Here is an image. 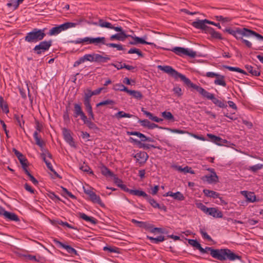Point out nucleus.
<instances>
[{
    "instance_id": "24",
    "label": "nucleus",
    "mask_w": 263,
    "mask_h": 263,
    "mask_svg": "<svg viewBox=\"0 0 263 263\" xmlns=\"http://www.w3.org/2000/svg\"><path fill=\"white\" fill-rule=\"evenodd\" d=\"M79 215L81 218L91 224H96L97 223V220L96 218L93 217L88 216L85 213H79Z\"/></svg>"
},
{
    "instance_id": "13",
    "label": "nucleus",
    "mask_w": 263,
    "mask_h": 263,
    "mask_svg": "<svg viewBox=\"0 0 263 263\" xmlns=\"http://www.w3.org/2000/svg\"><path fill=\"white\" fill-rule=\"evenodd\" d=\"M203 182H206L209 184L216 183L218 182V177L216 172H213L211 175H206L201 177Z\"/></svg>"
},
{
    "instance_id": "12",
    "label": "nucleus",
    "mask_w": 263,
    "mask_h": 263,
    "mask_svg": "<svg viewBox=\"0 0 263 263\" xmlns=\"http://www.w3.org/2000/svg\"><path fill=\"white\" fill-rule=\"evenodd\" d=\"M207 24V20H197L192 23L191 25L195 28L208 31L210 27L206 25Z\"/></svg>"
},
{
    "instance_id": "44",
    "label": "nucleus",
    "mask_w": 263,
    "mask_h": 263,
    "mask_svg": "<svg viewBox=\"0 0 263 263\" xmlns=\"http://www.w3.org/2000/svg\"><path fill=\"white\" fill-rule=\"evenodd\" d=\"M162 116L166 120L174 121L175 118L172 114L170 111H164L162 112Z\"/></svg>"
},
{
    "instance_id": "63",
    "label": "nucleus",
    "mask_w": 263,
    "mask_h": 263,
    "mask_svg": "<svg viewBox=\"0 0 263 263\" xmlns=\"http://www.w3.org/2000/svg\"><path fill=\"white\" fill-rule=\"evenodd\" d=\"M173 90L174 93L176 94L178 97H180L182 95V89L180 87H174Z\"/></svg>"
},
{
    "instance_id": "10",
    "label": "nucleus",
    "mask_w": 263,
    "mask_h": 263,
    "mask_svg": "<svg viewBox=\"0 0 263 263\" xmlns=\"http://www.w3.org/2000/svg\"><path fill=\"white\" fill-rule=\"evenodd\" d=\"M53 242L59 247L65 249L66 250V251L68 253L70 254L71 255H78L77 251L75 249L71 247L70 246L64 244L63 243L59 241L57 239H54Z\"/></svg>"
},
{
    "instance_id": "27",
    "label": "nucleus",
    "mask_w": 263,
    "mask_h": 263,
    "mask_svg": "<svg viewBox=\"0 0 263 263\" xmlns=\"http://www.w3.org/2000/svg\"><path fill=\"white\" fill-rule=\"evenodd\" d=\"M203 193L204 195L206 197L213 198H219L220 194L218 192H216L214 191L209 190L208 189H204L203 190Z\"/></svg>"
},
{
    "instance_id": "62",
    "label": "nucleus",
    "mask_w": 263,
    "mask_h": 263,
    "mask_svg": "<svg viewBox=\"0 0 263 263\" xmlns=\"http://www.w3.org/2000/svg\"><path fill=\"white\" fill-rule=\"evenodd\" d=\"M89 128L91 129H97L98 127L92 121L89 120V121L85 124Z\"/></svg>"
},
{
    "instance_id": "38",
    "label": "nucleus",
    "mask_w": 263,
    "mask_h": 263,
    "mask_svg": "<svg viewBox=\"0 0 263 263\" xmlns=\"http://www.w3.org/2000/svg\"><path fill=\"white\" fill-rule=\"evenodd\" d=\"M61 195L64 197H70L71 199H76V197L74 195H73L71 192L68 191L67 189L61 186Z\"/></svg>"
},
{
    "instance_id": "61",
    "label": "nucleus",
    "mask_w": 263,
    "mask_h": 263,
    "mask_svg": "<svg viewBox=\"0 0 263 263\" xmlns=\"http://www.w3.org/2000/svg\"><path fill=\"white\" fill-rule=\"evenodd\" d=\"M146 200L154 208L157 203V201L149 195H148V197L146 198Z\"/></svg>"
},
{
    "instance_id": "23",
    "label": "nucleus",
    "mask_w": 263,
    "mask_h": 263,
    "mask_svg": "<svg viewBox=\"0 0 263 263\" xmlns=\"http://www.w3.org/2000/svg\"><path fill=\"white\" fill-rule=\"evenodd\" d=\"M5 218L11 221H18L20 220L18 217L14 213L8 212L5 210L3 213Z\"/></svg>"
},
{
    "instance_id": "25",
    "label": "nucleus",
    "mask_w": 263,
    "mask_h": 263,
    "mask_svg": "<svg viewBox=\"0 0 263 263\" xmlns=\"http://www.w3.org/2000/svg\"><path fill=\"white\" fill-rule=\"evenodd\" d=\"M241 194L245 196L248 201L250 202L256 201V196L253 192L243 191L241 192Z\"/></svg>"
},
{
    "instance_id": "2",
    "label": "nucleus",
    "mask_w": 263,
    "mask_h": 263,
    "mask_svg": "<svg viewBox=\"0 0 263 263\" xmlns=\"http://www.w3.org/2000/svg\"><path fill=\"white\" fill-rule=\"evenodd\" d=\"M158 68L159 70L168 74L176 79L180 78L189 87L192 88L195 84L189 78H186L185 76L178 72L171 66L159 65Z\"/></svg>"
},
{
    "instance_id": "29",
    "label": "nucleus",
    "mask_w": 263,
    "mask_h": 263,
    "mask_svg": "<svg viewBox=\"0 0 263 263\" xmlns=\"http://www.w3.org/2000/svg\"><path fill=\"white\" fill-rule=\"evenodd\" d=\"M90 200L94 203H98L102 207L105 206L104 204L102 202L100 197L98 196L95 192L91 194L89 197Z\"/></svg>"
},
{
    "instance_id": "58",
    "label": "nucleus",
    "mask_w": 263,
    "mask_h": 263,
    "mask_svg": "<svg viewBox=\"0 0 263 263\" xmlns=\"http://www.w3.org/2000/svg\"><path fill=\"white\" fill-rule=\"evenodd\" d=\"M200 233L201 234L202 237H203V239H206L210 241L213 240L211 237L210 235H209L208 233L203 229H200Z\"/></svg>"
},
{
    "instance_id": "59",
    "label": "nucleus",
    "mask_w": 263,
    "mask_h": 263,
    "mask_svg": "<svg viewBox=\"0 0 263 263\" xmlns=\"http://www.w3.org/2000/svg\"><path fill=\"white\" fill-rule=\"evenodd\" d=\"M80 169L84 172L88 173L89 174L93 175V171L91 170L90 167L87 165L81 166Z\"/></svg>"
},
{
    "instance_id": "41",
    "label": "nucleus",
    "mask_w": 263,
    "mask_h": 263,
    "mask_svg": "<svg viewBox=\"0 0 263 263\" xmlns=\"http://www.w3.org/2000/svg\"><path fill=\"white\" fill-rule=\"evenodd\" d=\"M12 152L17 157L20 163L22 162L23 161H27V159L25 158V157L21 152L18 151L16 149L13 148L12 149Z\"/></svg>"
},
{
    "instance_id": "32",
    "label": "nucleus",
    "mask_w": 263,
    "mask_h": 263,
    "mask_svg": "<svg viewBox=\"0 0 263 263\" xmlns=\"http://www.w3.org/2000/svg\"><path fill=\"white\" fill-rule=\"evenodd\" d=\"M245 68L253 76H259L260 74V71L258 68H254V67L251 65H245Z\"/></svg>"
},
{
    "instance_id": "5",
    "label": "nucleus",
    "mask_w": 263,
    "mask_h": 263,
    "mask_svg": "<svg viewBox=\"0 0 263 263\" xmlns=\"http://www.w3.org/2000/svg\"><path fill=\"white\" fill-rule=\"evenodd\" d=\"M218 260L223 261L225 260L234 261L236 259L241 260V257L228 248L217 249L215 258Z\"/></svg>"
},
{
    "instance_id": "47",
    "label": "nucleus",
    "mask_w": 263,
    "mask_h": 263,
    "mask_svg": "<svg viewBox=\"0 0 263 263\" xmlns=\"http://www.w3.org/2000/svg\"><path fill=\"white\" fill-rule=\"evenodd\" d=\"M128 54H133V53H136L137 55H138L139 57L143 58L144 57V54L141 52V51L137 48H130L127 52Z\"/></svg>"
},
{
    "instance_id": "30",
    "label": "nucleus",
    "mask_w": 263,
    "mask_h": 263,
    "mask_svg": "<svg viewBox=\"0 0 263 263\" xmlns=\"http://www.w3.org/2000/svg\"><path fill=\"white\" fill-rule=\"evenodd\" d=\"M100 171L101 174L105 177H112L115 175L109 168L103 165L100 167Z\"/></svg>"
},
{
    "instance_id": "36",
    "label": "nucleus",
    "mask_w": 263,
    "mask_h": 263,
    "mask_svg": "<svg viewBox=\"0 0 263 263\" xmlns=\"http://www.w3.org/2000/svg\"><path fill=\"white\" fill-rule=\"evenodd\" d=\"M208 31L212 37L219 40L222 39L221 34L219 32L216 31L213 28L210 27Z\"/></svg>"
},
{
    "instance_id": "54",
    "label": "nucleus",
    "mask_w": 263,
    "mask_h": 263,
    "mask_svg": "<svg viewBox=\"0 0 263 263\" xmlns=\"http://www.w3.org/2000/svg\"><path fill=\"white\" fill-rule=\"evenodd\" d=\"M263 167V164H257L254 165H252L249 167V170L252 171V172L255 173L258 170L261 169Z\"/></svg>"
},
{
    "instance_id": "60",
    "label": "nucleus",
    "mask_w": 263,
    "mask_h": 263,
    "mask_svg": "<svg viewBox=\"0 0 263 263\" xmlns=\"http://www.w3.org/2000/svg\"><path fill=\"white\" fill-rule=\"evenodd\" d=\"M46 166L47 168L52 172L54 173V174L59 178H61V177L57 173V172L53 169L52 164L51 163L49 162H46Z\"/></svg>"
},
{
    "instance_id": "6",
    "label": "nucleus",
    "mask_w": 263,
    "mask_h": 263,
    "mask_svg": "<svg viewBox=\"0 0 263 263\" xmlns=\"http://www.w3.org/2000/svg\"><path fill=\"white\" fill-rule=\"evenodd\" d=\"M138 123H140L141 125L143 127H147L148 129H152L155 128H158L160 129H165L175 134H184L188 133V132L185 130H183L179 129H172L168 127H163L159 126L155 123H151L147 119H139L138 120Z\"/></svg>"
},
{
    "instance_id": "9",
    "label": "nucleus",
    "mask_w": 263,
    "mask_h": 263,
    "mask_svg": "<svg viewBox=\"0 0 263 263\" xmlns=\"http://www.w3.org/2000/svg\"><path fill=\"white\" fill-rule=\"evenodd\" d=\"M172 51L179 56L186 55L191 58H194L197 55L196 52L192 49L180 47H176L172 49Z\"/></svg>"
},
{
    "instance_id": "45",
    "label": "nucleus",
    "mask_w": 263,
    "mask_h": 263,
    "mask_svg": "<svg viewBox=\"0 0 263 263\" xmlns=\"http://www.w3.org/2000/svg\"><path fill=\"white\" fill-rule=\"evenodd\" d=\"M98 25L102 28H106L108 29H111V28H112V25L110 23L105 22L102 19L99 20Z\"/></svg>"
},
{
    "instance_id": "22",
    "label": "nucleus",
    "mask_w": 263,
    "mask_h": 263,
    "mask_svg": "<svg viewBox=\"0 0 263 263\" xmlns=\"http://www.w3.org/2000/svg\"><path fill=\"white\" fill-rule=\"evenodd\" d=\"M90 44H94L96 46H99L100 45H105L106 44V39L105 37H91V41Z\"/></svg>"
},
{
    "instance_id": "42",
    "label": "nucleus",
    "mask_w": 263,
    "mask_h": 263,
    "mask_svg": "<svg viewBox=\"0 0 263 263\" xmlns=\"http://www.w3.org/2000/svg\"><path fill=\"white\" fill-rule=\"evenodd\" d=\"M104 251H108L109 253H120V249L116 247L105 246L103 249Z\"/></svg>"
},
{
    "instance_id": "46",
    "label": "nucleus",
    "mask_w": 263,
    "mask_h": 263,
    "mask_svg": "<svg viewBox=\"0 0 263 263\" xmlns=\"http://www.w3.org/2000/svg\"><path fill=\"white\" fill-rule=\"evenodd\" d=\"M188 243L198 250L201 249V246L197 240L189 239H188Z\"/></svg>"
},
{
    "instance_id": "52",
    "label": "nucleus",
    "mask_w": 263,
    "mask_h": 263,
    "mask_svg": "<svg viewBox=\"0 0 263 263\" xmlns=\"http://www.w3.org/2000/svg\"><path fill=\"white\" fill-rule=\"evenodd\" d=\"M140 228H143L145 230L151 232V229L152 228V224L149 223L147 222L141 221L140 225Z\"/></svg>"
},
{
    "instance_id": "51",
    "label": "nucleus",
    "mask_w": 263,
    "mask_h": 263,
    "mask_svg": "<svg viewBox=\"0 0 263 263\" xmlns=\"http://www.w3.org/2000/svg\"><path fill=\"white\" fill-rule=\"evenodd\" d=\"M129 95L137 99H141L143 97V95L141 92L138 90H132L131 91H130Z\"/></svg>"
},
{
    "instance_id": "57",
    "label": "nucleus",
    "mask_w": 263,
    "mask_h": 263,
    "mask_svg": "<svg viewBox=\"0 0 263 263\" xmlns=\"http://www.w3.org/2000/svg\"><path fill=\"white\" fill-rule=\"evenodd\" d=\"M150 232L152 233H155V232H158L161 234L166 233L164 229L161 228H155L153 224H152V228L151 229Z\"/></svg>"
},
{
    "instance_id": "31",
    "label": "nucleus",
    "mask_w": 263,
    "mask_h": 263,
    "mask_svg": "<svg viewBox=\"0 0 263 263\" xmlns=\"http://www.w3.org/2000/svg\"><path fill=\"white\" fill-rule=\"evenodd\" d=\"M147 238L149 239L152 243L154 244H158L165 240L164 236L162 235H160L157 237L147 236Z\"/></svg>"
},
{
    "instance_id": "4",
    "label": "nucleus",
    "mask_w": 263,
    "mask_h": 263,
    "mask_svg": "<svg viewBox=\"0 0 263 263\" xmlns=\"http://www.w3.org/2000/svg\"><path fill=\"white\" fill-rule=\"evenodd\" d=\"M46 30V28L43 29L33 28L31 31L26 33L24 40L26 42L29 43H36L40 42L46 36L45 31Z\"/></svg>"
},
{
    "instance_id": "49",
    "label": "nucleus",
    "mask_w": 263,
    "mask_h": 263,
    "mask_svg": "<svg viewBox=\"0 0 263 263\" xmlns=\"http://www.w3.org/2000/svg\"><path fill=\"white\" fill-rule=\"evenodd\" d=\"M0 107L6 113H8L9 112L8 105L4 102V99L2 96H0Z\"/></svg>"
},
{
    "instance_id": "40",
    "label": "nucleus",
    "mask_w": 263,
    "mask_h": 263,
    "mask_svg": "<svg viewBox=\"0 0 263 263\" xmlns=\"http://www.w3.org/2000/svg\"><path fill=\"white\" fill-rule=\"evenodd\" d=\"M223 67L226 69H228L230 71H236V72H239V73H242L244 74H247V73L245 70H243V69H242L239 67H232V66H227V65H224Z\"/></svg>"
},
{
    "instance_id": "37",
    "label": "nucleus",
    "mask_w": 263,
    "mask_h": 263,
    "mask_svg": "<svg viewBox=\"0 0 263 263\" xmlns=\"http://www.w3.org/2000/svg\"><path fill=\"white\" fill-rule=\"evenodd\" d=\"M130 194L137 196L139 197H143L145 199H146L147 197H148V195L145 192L138 190H132Z\"/></svg>"
},
{
    "instance_id": "11",
    "label": "nucleus",
    "mask_w": 263,
    "mask_h": 263,
    "mask_svg": "<svg viewBox=\"0 0 263 263\" xmlns=\"http://www.w3.org/2000/svg\"><path fill=\"white\" fill-rule=\"evenodd\" d=\"M83 22L82 20H77L76 22H66L61 25H58V27L61 32L63 31L67 30L68 29L74 28L78 25L81 24Z\"/></svg>"
},
{
    "instance_id": "55",
    "label": "nucleus",
    "mask_w": 263,
    "mask_h": 263,
    "mask_svg": "<svg viewBox=\"0 0 263 263\" xmlns=\"http://www.w3.org/2000/svg\"><path fill=\"white\" fill-rule=\"evenodd\" d=\"M84 62L85 61H89L90 62H94V53L92 54H86L83 57H82Z\"/></svg>"
},
{
    "instance_id": "34",
    "label": "nucleus",
    "mask_w": 263,
    "mask_h": 263,
    "mask_svg": "<svg viewBox=\"0 0 263 263\" xmlns=\"http://www.w3.org/2000/svg\"><path fill=\"white\" fill-rule=\"evenodd\" d=\"M23 115L19 116L18 115L15 114L14 116V118L17 122V124L23 129L24 130H25L24 128V124H25V121L23 119Z\"/></svg>"
},
{
    "instance_id": "48",
    "label": "nucleus",
    "mask_w": 263,
    "mask_h": 263,
    "mask_svg": "<svg viewBox=\"0 0 263 263\" xmlns=\"http://www.w3.org/2000/svg\"><path fill=\"white\" fill-rule=\"evenodd\" d=\"M60 33H61V31H60L58 26H56L55 27L51 28L49 30L48 34L50 36L57 35L59 34Z\"/></svg>"
},
{
    "instance_id": "8",
    "label": "nucleus",
    "mask_w": 263,
    "mask_h": 263,
    "mask_svg": "<svg viewBox=\"0 0 263 263\" xmlns=\"http://www.w3.org/2000/svg\"><path fill=\"white\" fill-rule=\"evenodd\" d=\"M196 206L200 209L204 213L210 215L214 218H222L223 214L222 212L215 208H208L201 202L197 203Z\"/></svg>"
},
{
    "instance_id": "39",
    "label": "nucleus",
    "mask_w": 263,
    "mask_h": 263,
    "mask_svg": "<svg viewBox=\"0 0 263 263\" xmlns=\"http://www.w3.org/2000/svg\"><path fill=\"white\" fill-rule=\"evenodd\" d=\"M93 96L92 91L90 89H87L84 93V103H90L91 98Z\"/></svg>"
},
{
    "instance_id": "17",
    "label": "nucleus",
    "mask_w": 263,
    "mask_h": 263,
    "mask_svg": "<svg viewBox=\"0 0 263 263\" xmlns=\"http://www.w3.org/2000/svg\"><path fill=\"white\" fill-rule=\"evenodd\" d=\"M104 56L98 53H94V62L99 63H106L110 60V56L103 52Z\"/></svg>"
},
{
    "instance_id": "53",
    "label": "nucleus",
    "mask_w": 263,
    "mask_h": 263,
    "mask_svg": "<svg viewBox=\"0 0 263 263\" xmlns=\"http://www.w3.org/2000/svg\"><path fill=\"white\" fill-rule=\"evenodd\" d=\"M115 104L114 101L110 99H108L105 101H103L98 103L96 106L97 107H99L100 106L105 105H114Z\"/></svg>"
},
{
    "instance_id": "15",
    "label": "nucleus",
    "mask_w": 263,
    "mask_h": 263,
    "mask_svg": "<svg viewBox=\"0 0 263 263\" xmlns=\"http://www.w3.org/2000/svg\"><path fill=\"white\" fill-rule=\"evenodd\" d=\"M129 140L132 142H134L135 143V144H136L137 145H138V147L139 148H143L144 149H149L151 147H153V148H158V149H160V147L159 146H156L154 145H152V144H146V143H142L141 141H140L139 140L136 139H134L132 137H130L129 138Z\"/></svg>"
},
{
    "instance_id": "26",
    "label": "nucleus",
    "mask_w": 263,
    "mask_h": 263,
    "mask_svg": "<svg viewBox=\"0 0 263 263\" xmlns=\"http://www.w3.org/2000/svg\"><path fill=\"white\" fill-rule=\"evenodd\" d=\"M199 250L202 254L206 253L208 251H209L211 256L215 258V256L216 255L217 249H215L212 247H206L205 248H203L201 247V249H200V250Z\"/></svg>"
},
{
    "instance_id": "18",
    "label": "nucleus",
    "mask_w": 263,
    "mask_h": 263,
    "mask_svg": "<svg viewBox=\"0 0 263 263\" xmlns=\"http://www.w3.org/2000/svg\"><path fill=\"white\" fill-rule=\"evenodd\" d=\"M134 157L136 158L137 160L139 162L140 164H143L146 162L148 158V154L145 152H139L136 154Z\"/></svg>"
},
{
    "instance_id": "56",
    "label": "nucleus",
    "mask_w": 263,
    "mask_h": 263,
    "mask_svg": "<svg viewBox=\"0 0 263 263\" xmlns=\"http://www.w3.org/2000/svg\"><path fill=\"white\" fill-rule=\"evenodd\" d=\"M141 111L147 117L149 118V119L154 121L156 116H154L153 114L147 110H146L144 108L142 107L141 108Z\"/></svg>"
},
{
    "instance_id": "19",
    "label": "nucleus",
    "mask_w": 263,
    "mask_h": 263,
    "mask_svg": "<svg viewBox=\"0 0 263 263\" xmlns=\"http://www.w3.org/2000/svg\"><path fill=\"white\" fill-rule=\"evenodd\" d=\"M164 197L170 196L173 197L174 199L178 201H183L185 199V197L180 192H177L176 193H173L172 192L169 191L163 195Z\"/></svg>"
},
{
    "instance_id": "20",
    "label": "nucleus",
    "mask_w": 263,
    "mask_h": 263,
    "mask_svg": "<svg viewBox=\"0 0 263 263\" xmlns=\"http://www.w3.org/2000/svg\"><path fill=\"white\" fill-rule=\"evenodd\" d=\"M128 36H130V35H127L125 32H122L111 35L109 40L110 41L118 40L124 41Z\"/></svg>"
},
{
    "instance_id": "35",
    "label": "nucleus",
    "mask_w": 263,
    "mask_h": 263,
    "mask_svg": "<svg viewBox=\"0 0 263 263\" xmlns=\"http://www.w3.org/2000/svg\"><path fill=\"white\" fill-rule=\"evenodd\" d=\"M74 114L73 116L74 118L78 117L80 115H81L83 111L82 109L81 106L80 104L75 103L74 104Z\"/></svg>"
},
{
    "instance_id": "64",
    "label": "nucleus",
    "mask_w": 263,
    "mask_h": 263,
    "mask_svg": "<svg viewBox=\"0 0 263 263\" xmlns=\"http://www.w3.org/2000/svg\"><path fill=\"white\" fill-rule=\"evenodd\" d=\"M49 196L52 200H54L55 201L61 200L60 198L54 192H50Z\"/></svg>"
},
{
    "instance_id": "21",
    "label": "nucleus",
    "mask_w": 263,
    "mask_h": 263,
    "mask_svg": "<svg viewBox=\"0 0 263 263\" xmlns=\"http://www.w3.org/2000/svg\"><path fill=\"white\" fill-rule=\"evenodd\" d=\"M207 136L210 138V141L212 142L215 143V144L221 145L222 142L223 143H226L227 141L226 140H223L219 137L216 136L211 134H208Z\"/></svg>"
},
{
    "instance_id": "14",
    "label": "nucleus",
    "mask_w": 263,
    "mask_h": 263,
    "mask_svg": "<svg viewBox=\"0 0 263 263\" xmlns=\"http://www.w3.org/2000/svg\"><path fill=\"white\" fill-rule=\"evenodd\" d=\"M62 134L65 141L71 146H74V142L71 135L70 131L66 128H64L62 129Z\"/></svg>"
},
{
    "instance_id": "28",
    "label": "nucleus",
    "mask_w": 263,
    "mask_h": 263,
    "mask_svg": "<svg viewBox=\"0 0 263 263\" xmlns=\"http://www.w3.org/2000/svg\"><path fill=\"white\" fill-rule=\"evenodd\" d=\"M33 136L35 141V144L41 148V151H43L44 142L41 138L39 137V134L37 131L34 132Z\"/></svg>"
},
{
    "instance_id": "3",
    "label": "nucleus",
    "mask_w": 263,
    "mask_h": 263,
    "mask_svg": "<svg viewBox=\"0 0 263 263\" xmlns=\"http://www.w3.org/2000/svg\"><path fill=\"white\" fill-rule=\"evenodd\" d=\"M192 88L196 90L202 97L212 101L213 104L221 108H226L227 107V102L221 101L215 97L213 93H211L200 86L194 84Z\"/></svg>"
},
{
    "instance_id": "7",
    "label": "nucleus",
    "mask_w": 263,
    "mask_h": 263,
    "mask_svg": "<svg viewBox=\"0 0 263 263\" xmlns=\"http://www.w3.org/2000/svg\"><path fill=\"white\" fill-rule=\"evenodd\" d=\"M52 45V41L51 40L41 41L32 49V52L38 55H40L48 51Z\"/></svg>"
},
{
    "instance_id": "43",
    "label": "nucleus",
    "mask_w": 263,
    "mask_h": 263,
    "mask_svg": "<svg viewBox=\"0 0 263 263\" xmlns=\"http://www.w3.org/2000/svg\"><path fill=\"white\" fill-rule=\"evenodd\" d=\"M134 116L133 115L127 114L124 112L123 111H119L116 113L115 117L117 119H119L122 118H132Z\"/></svg>"
},
{
    "instance_id": "33",
    "label": "nucleus",
    "mask_w": 263,
    "mask_h": 263,
    "mask_svg": "<svg viewBox=\"0 0 263 263\" xmlns=\"http://www.w3.org/2000/svg\"><path fill=\"white\" fill-rule=\"evenodd\" d=\"M214 84L217 85L226 87L227 84L224 80V76L219 74L216 79L214 80Z\"/></svg>"
},
{
    "instance_id": "50",
    "label": "nucleus",
    "mask_w": 263,
    "mask_h": 263,
    "mask_svg": "<svg viewBox=\"0 0 263 263\" xmlns=\"http://www.w3.org/2000/svg\"><path fill=\"white\" fill-rule=\"evenodd\" d=\"M105 45L108 47H114L116 48L118 50H124L125 49L123 48V46L121 44H117L115 43H107L106 42Z\"/></svg>"
},
{
    "instance_id": "1",
    "label": "nucleus",
    "mask_w": 263,
    "mask_h": 263,
    "mask_svg": "<svg viewBox=\"0 0 263 263\" xmlns=\"http://www.w3.org/2000/svg\"><path fill=\"white\" fill-rule=\"evenodd\" d=\"M223 31L233 35L234 37L236 38V39L240 40L241 42L245 44L248 48H252V43L248 40L244 39L243 37L245 36L247 37H250L254 36L256 37L259 41L262 42V45H261L259 47L256 48V49L261 50V48L263 47V36L252 30L246 27H236L234 29H232L231 28H227Z\"/></svg>"
},
{
    "instance_id": "16",
    "label": "nucleus",
    "mask_w": 263,
    "mask_h": 263,
    "mask_svg": "<svg viewBox=\"0 0 263 263\" xmlns=\"http://www.w3.org/2000/svg\"><path fill=\"white\" fill-rule=\"evenodd\" d=\"M133 39V41H130L129 44L131 45H137L138 44H146V45H154L153 43L148 42L146 41L147 39V36L146 35H144L142 37H140L138 36H132Z\"/></svg>"
}]
</instances>
